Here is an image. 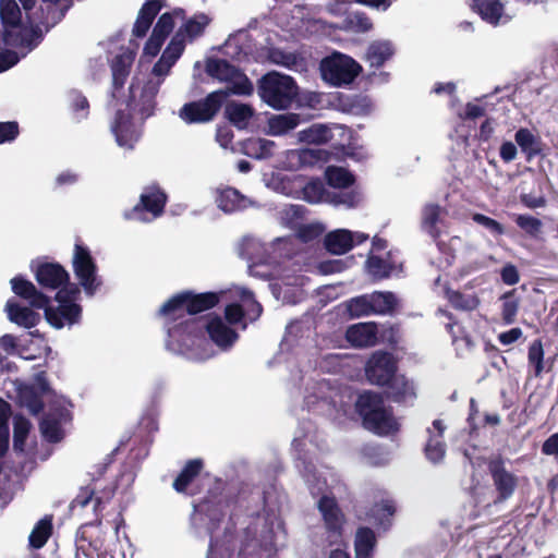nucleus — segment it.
I'll list each match as a JSON object with an SVG mask.
<instances>
[{"mask_svg":"<svg viewBox=\"0 0 558 558\" xmlns=\"http://www.w3.org/2000/svg\"><path fill=\"white\" fill-rule=\"evenodd\" d=\"M10 282L12 291L17 296L27 300L33 308L45 311V318L53 328L61 329L65 325L80 323L83 311L80 304L58 303L54 307L50 305V298L23 276H15Z\"/></svg>","mask_w":558,"mask_h":558,"instance_id":"1","label":"nucleus"},{"mask_svg":"<svg viewBox=\"0 0 558 558\" xmlns=\"http://www.w3.org/2000/svg\"><path fill=\"white\" fill-rule=\"evenodd\" d=\"M31 422L23 415H16L13 421V447L15 450H23L31 430Z\"/></svg>","mask_w":558,"mask_h":558,"instance_id":"48","label":"nucleus"},{"mask_svg":"<svg viewBox=\"0 0 558 558\" xmlns=\"http://www.w3.org/2000/svg\"><path fill=\"white\" fill-rule=\"evenodd\" d=\"M515 225L531 238L537 239L542 233L543 222L541 219L527 214L517 215Z\"/></svg>","mask_w":558,"mask_h":558,"instance_id":"52","label":"nucleus"},{"mask_svg":"<svg viewBox=\"0 0 558 558\" xmlns=\"http://www.w3.org/2000/svg\"><path fill=\"white\" fill-rule=\"evenodd\" d=\"M163 5L165 0H145L133 25V36L145 37Z\"/></svg>","mask_w":558,"mask_h":558,"instance_id":"17","label":"nucleus"},{"mask_svg":"<svg viewBox=\"0 0 558 558\" xmlns=\"http://www.w3.org/2000/svg\"><path fill=\"white\" fill-rule=\"evenodd\" d=\"M487 470L496 493L493 504L497 506L506 502L514 495L519 486L518 476L507 469L501 456L488 459Z\"/></svg>","mask_w":558,"mask_h":558,"instance_id":"8","label":"nucleus"},{"mask_svg":"<svg viewBox=\"0 0 558 558\" xmlns=\"http://www.w3.org/2000/svg\"><path fill=\"white\" fill-rule=\"evenodd\" d=\"M0 21L4 26L3 41L11 45L12 31L21 25L22 13L15 0H0Z\"/></svg>","mask_w":558,"mask_h":558,"instance_id":"23","label":"nucleus"},{"mask_svg":"<svg viewBox=\"0 0 558 558\" xmlns=\"http://www.w3.org/2000/svg\"><path fill=\"white\" fill-rule=\"evenodd\" d=\"M225 113L231 124L238 129H245L254 116V109L247 104L229 102L226 106Z\"/></svg>","mask_w":558,"mask_h":558,"instance_id":"33","label":"nucleus"},{"mask_svg":"<svg viewBox=\"0 0 558 558\" xmlns=\"http://www.w3.org/2000/svg\"><path fill=\"white\" fill-rule=\"evenodd\" d=\"M101 521L82 524L75 538L76 554L75 558H93V554L100 550L104 546V537L100 530Z\"/></svg>","mask_w":558,"mask_h":558,"instance_id":"12","label":"nucleus"},{"mask_svg":"<svg viewBox=\"0 0 558 558\" xmlns=\"http://www.w3.org/2000/svg\"><path fill=\"white\" fill-rule=\"evenodd\" d=\"M206 73L219 82H231L232 85L219 90H225L231 95L250 96L254 88L250 78L239 68L226 59H209L205 66Z\"/></svg>","mask_w":558,"mask_h":558,"instance_id":"5","label":"nucleus"},{"mask_svg":"<svg viewBox=\"0 0 558 558\" xmlns=\"http://www.w3.org/2000/svg\"><path fill=\"white\" fill-rule=\"evenodd\" d=\"M501 301V318L504 323L507 325L513 324L520 307V300L515 294V290L504 293Z\"/></svg>","mask_w":558,"mask_h":558,"instance_id":"46","label":"nucleus"},{"mask_svg":"<svg viewBox=\"0 0 558 558\" xmlns=\"http://www.w3.org/2000/svg\"><path fill=\"white\" fill-rule=\"evenodd\" d=\"M185 299L187 302V315L194 316L205 311L216 307L220 302L219 292H202L196 293L192 290H184Z\"/></svg>","mask_w":558,"mask_h":558,"instance_id":"22","label":"nucleus"},{"mask_svg":"<svg viewBox=\"0 0 558 558\" xmlns=\"http://www.w3.org/2000/svg\"><path fill=\"white\" fill-rule=\"evenodd\" d=\"M245 312L240 303H230L225 308V318L230 325H238L243 322Z\"/></svg>","mask_w":558,"mask_h":558,"instance_id":"62","label":"nucleus"},{"mask_svg":"<svg viewBox=\"0 0 558 558\" xmlns=\"http://www.w3.org/2000/svg\"><path fill=\"white\" fill-rule=\"evenodd\" d=\"M32 270L38 284L48 290H57L62 284L69 283L70 274L59 263L37 262L32 263Z\"/></svg>","mask_w":558,"mask_h":558,"instance_id":"13","label":"nucleus"},{"mask_svg":"<svg viewBox=\"0 0 558 558\" xmlns=\"http://www.w3.org/2000/svg\"><path fill=\"white\" fill-rule=\"evenodd\" d=\"M111 131L121 147L133 148L138 140L132 114L121 109L114 114Z\"/></svg>","mask_w":558,"mask_h":558,"instance_id":"14","label":"nucleus"},{"mask_svg":"<svg viewBox=\"0 0 558 558\" xmlns=\"http://www.w3.org/2000/svg\"><path fill=\"white\" fill-rule=\"evenodd\" d=\"M441 207L438 204H428L424 207L423 229L436 241L440 236L437 225L440 220Z\"/></svg>","mask_w":558,"mask_h":558,"instance_id":"43","label":"nucleus"},{"mask_svg":"<svg viewBox=\"0 0 558 558\" xmlns=\"http://www.w3.org/2000/svg\"><path fill=\"white\" fill-rule=\"evenodd\" d=\"M472 219L474 222L484 227L494 235H502L505 233L504 226L500 222H498L497 220H495L488 216H485L480 213H475V214H473Z\"/></svg>","mask_w":558,"mask_h":558,"instance_id":"59","label":"nucleus"},{"mask_svg":"<svg viewBox=\"0 0 558 558\" xmlns=\"http://www.w3.org/2000/svg\"><path fill=\"white\" fill-rule=\"evenodd\" d=\"M393 48L388 41H374L366 51V60L372 68L379 69L393 56Z\"/></svg>","mask_w":558,"mask_h":558,"instance_id":"37","label":"nucleus"},{"mask_svg":"<svg viewBox=\"0 0 558 558\" xmlns=\"http://www.w3.org/2000/svg\"><path fill=\"white\" fill-rule=\"evenodd\" d=\"M529 365L534 368V376L539 377L544 371V348L541 339H535L529 347Z\"/></svg>","mask_w":558,"mask_h":558,"instance_id":"51","label":"nucleus"},{"mask_svg":"<svg viewBox=\"0 0 558 558\" xmlns=\"http://www.w3.org/2000/svg\"><path fill=\"white\" fill-rule=\"evenodd\" d=\"M377 325L374 322L359 323L345 331V339L355 348H369L377 343Z\"/></svg>","mask_w":558,"mask_h":558,"instance_id":"19","label":"nucleus"},{"mask_svg":"<svg viewBox=\"0 0 558 558\" xmlns=\"http://www.w3.org/2000/svg\"><path fill=\"white\" fill-rule=\"evenodd\" d=\"M168 335L170 338L185 342L186 339H197L204 336L201 320L197 318H184L183 320L174 324L168 328Z\"/></svg>","mask_w":558,"mask_h":558,"instance_id":"28","label":"nucleus"},{"mask_svg":"<svg viewBox=\"0 0 558 558\" xmlns=\"http://www.w3.org/2000/svg\"><path fill=\"white\" fill-rule=\"evenodd\" d=\"M95 501L94 509L97 512L99 506L101 505V498H95V489L90 487H82L76 495V497L71 501L70 509L74 510L75 508H84L90 501Z\"/></svg>","mask_w":558,"mask_h":558,"instance_id":"57","label":"nucleus"},{"mask_svg":"<svg viewBox=\"0 0 558 558\" xmlns=\"http://www.w3.org/2000/svg\"><path fill=\"white\" fill-rule=\"evenodd\" d=\"M369 299L375 315L392 314L398 305L396 295L390 291H375L369 294Z\"/></svg>","mask_w":558,"mask_h":558,"instance_id":"35","label":"nucleus"},{"mask_svg":"<svg viewBox=\"0 0 558 558\" xmlns=\"http://www.w3.org/2000/svg\"><path fill=\"white\" fill-rule=\"evenodd\" d=\"M167 201L168 196L159 185L146 186L140 196V202L124 213V218L128 220H144L142 215L145 211L157 218L163 214Z\"/></svg>","mask_w":558,"mask_h":558,"instance_id":"10","label":"nucleus"},{"mask_svg":"<svg viewBox=\"0 0 558 558\" xmlns=\"http://www.w3.org/2000/svg\"><path fill=\"white\" fill-rule=\"evenodd\" d=\"M210 340L220 348L231 347L238 339V332L227 326L220 316H213L204 326Z\"/></svg>","mask_w":558,"mask_h":558,"instance_id":"20","label":"nucleus"},{"mask_svg":"<svg viewBox=\"0 0 558 558\" xmlns=\"http://www.w3.org/2000/svg\"><path fill=\"white\" fill-rule=\"evenodd\" d=\"M64 402L65 400L63 398L62 403L59 400L51 401L49 411L39 423L41 435L49 442L54 444L63 439L64 433L62 423L70 417V412L64 407Z\"/></svg>","mask_w":558,"mask_h":558,"instance_id":"11","label":"nucleus"},{"mask_svg":"<svg viewBox=\"0 0 558 558\" xmlns=\"http://www.w3.org/2000/svg\"><path fill=\"white\" fill-rule=\"evenodd\" d=\"M300 140L307 144H325L332 138L331 130L319 123L312 124L307 129L302 130Z\"/></svg>","mask_w":558,"mask_h":558,"instance_id":"44","label":"nucleus"},{"mask_svg":"<svg viewBox=\"0 0 558 558\" xmlns=\"http://www.w3.org/2000/svg\"><path fill=\"white\" fill-rule=\"evenodd\" d=\"M354 410L361 417L363 427L378 436H387L399 430L393 410L385 404L380 392L363 390L356 397Z\"/></svg>","mask_w":558,"mask_h":558,"instance_id":"2","label":"nucleus"},{"mask_svg":"<svg viewBox=\"0 0 558 558\" xmlns=\"http://www.w3.org/2000/svg\"><path fill=\"white\" fill-rule=\"evenodd\" d=\"M271 60L280 65H283L288 69L296 68L299 63V58L293 52H284L282 50H274L271 53Z\"/></svg>","mask_w":558,"mask_h":558,"instance_id":"61","label":"nucleus"},{"mask_svg":"<svg viewBox=\"0 0 558 558\" xmlns=\"http://www.w3.org/2000/svg\"><path fill=\"white\" fill-rule=\"evenodd\" d=\"M185 49V40L182 37V31H177V33L171 38L170 43L163 50L161 58L168 61L170 64H175V62L180 59L183 51Z\"/></svg>","mask_w":558,"mask_h":558,"instance_id":"49","label":"nucleus"},{"mask_svg":"<svg viewBox=\"0 0 558 558\" xmlns=\"http://www.w3.org/2000/svg\"><path fill=\"white\" fill-rule=\"evenodd\" d=\"M52 515H45L32 530L28 537L29 546L35 549L44 547L52 534Z\"/></svg>","mask_w":558,"mask_h":558,"instance_id":"40","label":"nucleus"},{"mask_svg":"<svg viewBox=\"0 0 558 558\" xmlns=\"http://www.w3.org/2000/svg\"><path fill=\"white\" fill-rule=\"evenodd\" d=\"M377 545L375 532L367 526H360L354 536L355 558H373Z\"/></svg>","mask_w":558,"mask_h":558,"instance_id":"31","label":"nucleus"},{"mask_svg":"<svg viewBox=\"0 0 558 558\" xmlns=\"http://www.w3.org/2000/svg\"><path fill=\"white\" fill-rule=\"evenodd\" d=\"M322 513L326 530L337 536L342 535L344 514L342 513L337 500L332 496L324 495L317 504Z\"/></svg>","mask_w":558,"mask_h":558,"instance_id":"15","label":"nucleus"},{"mask_svg":"<svg viewBox=\"0 0 558 558\" xmlns=\"http://www.w3.org/2000/svg\"><path fill=\"white\" fill-rule=\"evenodd\" d=\"M229 506L227 498L219 488L209 489L204 498L195 506V510L208 517L211 521H221L225 509Z\"/></svg>","mask_w":558,"mask_h":558,"instance_id":"16","label":"nucleus"},{"mask_svg":"<svg viewBox=\"0 0 558 558\" xmlns=\"http://www.w3.org/2000/svg\"><path fill=\"white\" fill-rule=\"evenodd\" d=\"M365 270L374 281H381L391 276L393 265L380 256L369 254L365 262Z\"/></svg>","mask_w":558,"mask_h":558,"instance_id":"39","label":"nucleus"},{"mask_svg":"<svg viewBox=\"0 0 558 558\" xmlns=\"http://www.w3.org/2000/svg\"><path fill=\"white\" fill-rule=\"evenodd\" d=\"M396 513V505L391 499H383L375 502L367 512V517L373 523L383 529L388 530L392 523V517Z\"/></svg>","mask_w":558,"mask_h":558,"instance_id":"29","label":"nucleus"},{"mask_svg":"<svg viewBox=\"0 0 558 558\" xmlns=\"http://www.w3.org/2000/svg\"><path fill=\"white\" fill-rule=\"evenodd\" d=\"M424 451H425L426 458L429 461L437 463V462L441 461L445 457L446 444L442 440V438H438V437H435L434 435H430L425 445Z\"/></svg>","mask_w":558,"mask_h":558,"instance_id":"55","label":"nucleus"},{"mask_svg":"<svg viewBox=\"0 0 558 558\" xmlns=\"http://www.w3.org/2000/svg\"><path fill=\"white\" fill-rule=\"evenodd\" d=\"M216 203L227 214L244 210L254 204V202L241 194L240 191L231 186L217 192Z\"/></svg>","mask_w":558,"mask_h":558,"instance_id":"21","label":"nucleus"},{"mask_svg":"<svg viewBox=\"0 0 558 558\" xmlns=\"http://www.w3.org/2000/svg\"><path fill=\"white\" fill-rule=\"evenodd\" d=\"M514 140L521 151L525 154L527 160L542 154L541 138L535 136L529 129L520 128L514 134Z\"/></svg>","mask_w":558,"mask_h":558,"instance_id":"32","label":"nucleus"},{"mask_svg":"<svg viewBox=\"0 0 558 558\" xmlns=\"http://www.w3.org/2000/svg\"><path fill=\"white\" fill-rule=\"evenodd\" d=\"M210 21V17L205 13H197L189 19L178 31H182V37L184 40L186 37L190 40H193L204 34L205 28L209 25Z\"/></svg>","mask_w":558,"mask_h":558,"instance_id":"42","label":"nucleus"},{"mask_svg":"<svg viewBox=\"0 0 558 558\" xmlns=\"http://www.w3.org/2000/svg\"><path fill=\"white\" fill-rule=\"evenodd\" d=\"M301 122L300 114L288 112L276 114L268 121L269 133L275 136L287 134L294 130Z\"/></svg>","mask_w":558,"mask_h":558,"instance_id":"36","label":"nucleus"},{"mask_svg":"<svg viewBox=\"0 0 558 558\" xmlns=\"http://www.w3.org/2000/svg\"><path fill=\"white\" fill-rule=\"evenodd\" d=\"M72 266L81 287L92 296L98 290L101 281L97 278V265L89 248L76 241L73 250Z\"/></svg>","mask_w":558,"mask_h":558,"instance_id":"7","label":"nucleus"},{"mask_svg":"<svg viewBox=\"0 0 558 558\" xmlns=\"http://www.w3.org/2000/svg\"><path fill=\"white\" fill-rule=\"evenodd\" d=\"M5 311L8 318L24 328H33L40 322V315L34 312L32 308L21 306L15 301H8L5 304Z\"/></svg>","mask_w":558,"mask_h":558,"instance_id":"27","label":"nucleus"},{"mask_svg":"<svg viewBox=\"0 0 558 558\" xmlns=\"http://www.w3.org/2000/svg\"><path fill=\"white\" fill-rule=\"evenodd\" d=\"M157 315L165 320L167 328L183 320L187 315V302L184 291L168 299L158 310Z\"/></svg>","mask_w":558,"mask_h":558,"instance_id":"18","label":"nucleus"},{"mask_svg":"<svg viewBox=\"0 0 558 558\" xmlns=\"http://www.w3.org/2000/svg\"><path fill=\"white\" fill-rule=\"evenodd\" d=\"M258 95L272 109L286 110L298 97L299 87L291 76L269 72L258 82Z\"/></svg>","mask_w":558,"mask_h":558,"instance_id":"3","label":"nucleus"},{"mask_svg":"<svg viewBox=\"0 0 558 558\" xmlns=\"http://www.w3.org/2000/svg\"><path fill=\"white\" fill-rule=\"evenodd\" d=\"M398 369V360L395 355L383 350L373 352L364 367L367 381L378 387L387 385Z\"/></svg>","mask_w":558,"mask_h":558,"instance_id":"9","label":"nucleus"},{"mask_svg":"<svg viewBox=\"0 0 558 558\" xmlns=\"http://www.w3.org/2000/svg\"><path fill=\"white\" fill-rule=\"evenodd\" d=\"M19 132L17 122H0V144L14 141L17 137Z\"/></svg>","mask_w":558,"mask_h":558,"instance_id":"63","label":"nucleus"},{"mask_svg":"<svg viewBox=\"0 0 558 558\" xmlns=\"http://www.w3.org/2000/svg\"><path fill=\"white\" fill-rule=\"evenodd\" d=\"M133 59L134 56L132 53L119 54L114 58L111 66L112 86L114 90H120L124 86L126 78L130 75Z\"/></svg>","mask_w":558,"mask_h":558,"instance_id":"34","label":"nucleus"},{"mask_svg":"<svg viewBox=\"0 0 558 558\" xmlns=\"http://www.w3.org/2000/svg\"><path fill=\"white\" fill-rule=\"evenodd\" d=\"M445 294L450 305L458 311L471 312L480 305V299L474 293L465 294L458 290L447 289Z\"/></svg>","mask_w":558,"mask_h":558,"instance_id":"41","label":"nucleus"},{"mask_svg":"<svg viewBox=\"0 0 558 558\" xmlns=\"http://www.w3.org/2000/svg\"><path fill=\"white\" fill-rule=\"evenodd\" d=\"M21 402L29 410L33 415H38L43 412L45 404L43 396L36 390L34 386H26L20 390Z\"/></svg>","mask_w":558,"mask_h":558,"instance_id":"47","label":"nucleus"},{"mask_svg":"<svg viewBox=\"0 0 558 558\" xmlns=\"http://www.w3.org/2000/svg\"><path fill=\"white\" fill-rule=\"evenodd\" d=\"M325 193V187L320 181H311L303 187L304 199L308 203L319 202Z\"/></svg>","mask_w":558,"mask_h":558,"instance_id":"60","label":"nucleus"},{"mask_svg":"<svg viewBox=\"0 0 558 558\" xmlns=\"http://www.w3.org/2000/svg\"><path fill=\"white\" fill-rule=\"evenodd\" d=\"M173 28H174V19H173L172 13L165 12L157 20V23L155 24L151 34L166 40L168 38V36L172 33Z\"/></svg>","mask_w":558,"mask_h":558,"instance_id":"58","label":"nucleus"},{"mask_svg":"<svg viewBox=\"0 0 558 558\" xmlns=\"http://www.w3.org/2000/svg\"><path fill=\"white\" fill-rule=\"evenodd\" d=\"M326 180L331 187L347 189L354 184L355 177L344 168L328 167L326 170Z\"/></svg>","mask_w":558,"mask_h":558,"instance_id":"45","label":"nucleus"},{"mask_svg":"<svg viewBox=\"0 0 558 558\" xmlns=\"http://www.w3.org/2000/svg\"><path fill=\"white\" fill-rule=\"evenodd\" d=\"M70 108L74 113L80 114L81 119H86L89 114L88 99L81 90L72 89L69 93Z\"/></svg>","mask_w":558,"mask_h":558,"instance_id":"56","label":"nucleus"},{"mask_svg":"<svg viewBox=\"0 0 558 558\" xmlns=\"http://www.w3.org/2000/svg\"><path fill=\"white\" fill-rule=\"evenodd\" d=\"M275 143L265 138H248L242 143V151L254 159H264L272 155Z\"/></svg>","mask_w":558,"mask_h":558,"instance_id":"38","label":"nucleus"},{"mask_svg":"<svg viewBox=\"0 0 558 558\" xmlns=\"http://www.w3.org/2000/svg\"><path fill=\"white\" fill-rule=\"evenodd\" d=\"M325 248L335 255H343L354 246V234L347 229H338L325 235Z\"/></svg>","mask_w":558,"mask_h":558,"instance_id":"25","label":"nucleus"},{"mask_svg":"<svg viewBox=\"0 0 558 558\" xmlns=\"http://www.w3.org/2000/svg\"><path fill=\"white\" fill-rule=\"evenodd\" d=\"M471 9L484 22L494 26L500 23L505 13V5L500 0H472Z\"/></svg>","mask_w":558,"mask_h":558,"instance_id":"26","label":"nucleus"},{"mask_svg":"<svg viewBox=\"0 0 558 558\" xmlns=\"http://www.w3.org/2000/svg\"><path fill=\"white\" fill-rule=\"evenodd\" d=\"M204 468V462L202 459H191L189 460L178 476L174 478L172 487L177 493L183 494L186 493L187 487L195 481V478L201 474Z\"/></svg>","mask_w":558,"mask_h":558,"instance_id":"30","label":"nucleus"},{"mask_svg":"<svg viewBox=\"0 0 558 558\" xmlns=\"http://www.w3.org/2000/svg\"><path fill=\"white\" fill-rule=\"evenodd\" d=\"M348 312L352 317H363L373 314L369 294L360 295L348 302Z\"/></svg>","mask_w":558,"mask_h":558,"instance_id":"53","label":"nucleus"},{"mask_svg":"<svg viewBox=\"0 0 558 558\" xmlns=\"http://www.w3.org/2000/svg\"><path fill=\"white\" fill-rule=\"evenodd\" d=\"M229 98L225 90H214L198 100L185 102L178 111L179 118L186 124H206L216 119Z\"/></svg>","mask_w":558,"mask_h":558,"instance_id":"4","label":"nucleus"},{"mask_svg":"<svg viewBox=\"0 0 558 558\" xmlns=\"http://www.w3.org/2000/svg\"><path fill=\"white\" fill-rule=\"evenodd\" d=\"M383 388H386L387 398L396 403H403L409 398L415 397L413 384L405 375L398 374V372Z\"/></svg>","mask_w":558,"mask_h":558,"instance_id":"24","label":"nucleus"},{"mask_svg":"<svg viewBox=\"0 0 558 558\" xmlns=\"http://www.w3.org/2000/svg\"><path fill=\"white\" fill-rule=\"evenodd\" d=\"M158 93V87L153 84H147L143 87L141 97H140V113L146 119L154 113V109L156 106V96Z\"/></svg>","mask_w":558,"mask_h":558,"instance_id":"50","label":"nucleus"},{"mask_svg":"<svg viewBox=\"0 0 558 558\" xmlns=\"http://www.w3.org/2000/svg\"><path fill=\"white\" fill-rule=\"evenodd\" d=\"M361 70L354 59L337 52L320 62L322 77L333 86L352 83Z\"/></svg>","mask_w":558,"mask_h":558,"instance_id":"6","label":"nucleus"},{"mask_svg":"<svg viewBox=\"0 0 558 558\" xmlns=\"http://www.w3.org/2000/svg\"><path fill=\"white\" fill-rule=\"evenodd\" d=\"M347 268V264L342 259H328L323 260L318 265V270L323 275H331L343 271Z\"/></svg>","mask_w":558,"mask_h":558,"instance_id":"64","label":"nucleus"},{"mask_svg":"<svg viewBox=\"0 0 558 558\" xmlns=\"http://www.w3.org/2000/svg\"><path fill=\"white\" fill-rule=\"evenodd\" d=\"M80 282L74 283L69 280V283L62 284L59 289H57V293L54 295V300L58 303H66V304H77L76 301L81 296Z\"/></svg>","mask_w":558,"mask_h":558,"instance_id":"54","label":"nucleus"}]
</instances>
